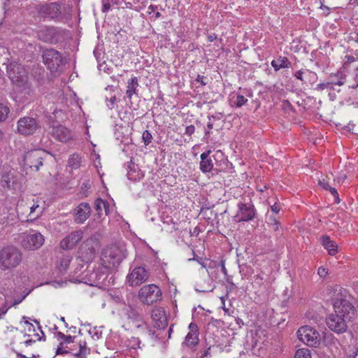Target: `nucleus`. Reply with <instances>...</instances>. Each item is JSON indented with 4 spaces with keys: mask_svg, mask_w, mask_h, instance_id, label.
I'll use <instances>...</instances> for the list:
<instances>
[{
    "mask_svg": "<svg viewBox=\"0 0 358 358\" xmlns=\"http://www.w3.org/2000/svg\"><path fill=\"white\" fill-rule=\"evenodd\" d=\"M83 237V231L77 230L72 231L60 242V248L63 250L73 249Z\"/></svg>",
    "mask_w": 358,
    "mask_h": 358,
    "instance_id": "obj_15",
    "label": "nucleus"
},
{
    "mask_svg": "<svg viewBox=\"0 0 358 358\" xmlns=\"http://www.w3.org/2000/svg\"><path fill=\"white\" fill-rule=\"evenodd\" d=\"M318 185L324 189L329 190L331 186L324 180H319Z\"/></svg>",
    "mask_w": 358,
    "mask_h": 358,
    "instance_id": "obj_42",
    "label": "nucleus"
},
{
    "mask_svg": "<svg viewBox=\"0 0 358 358\" xmlns=\"http://www.w3.org/2000/svg\"><path fill=\"white\" fill-rule=\"evenodd\" d=\"M97 249L98 243L95 239L90 238L85 240L79 248L78 260L85 264L89 263L95 257Z\"/></svg>",
    "mask_w": 358,
    "mask_h": 358,
    "instance_id": "obj_8",
    "label": "nucleus"
},
{
    "mask_svg": "<svg viewBox=\"0 0 358 358\" xmlns=\"http://www.w3.org/2000/svg\"><path fill=\"white\" fill-rule=\"evenodd\" d=\"M125 257L123 248L116 245L105 248L101 253V261L102 265L106 268H113L117 266Z\"/></svg>",
    "mask_w": 358,
    "mask_h": 358,
    "instance_id": "obj_3",
    "label": "nucleus"
},
{
    "mask_svg": "<svg viewBox=\"0 0 358 358\" xmlns=\"http://www.w3.org/2000/svg\"><path fill=\"white\" fill-rule=\"evenodd\" d=\"M299 339L306 345L317 348L321 342L320 333L310 326H303L297 331Z\"/></svg>",
    "mask_w": 358,
    "mask_h": 358,
    "instance_id": "obj_6",
    "label": "nucleus"
},
{
    "mask_svg": "<svg viewBox=\"0 0 358 358\" xmlns=\"http://www.w3.org/2000/svg\"><path fill=\"white\" fill-rule=\"evenodd\" d=\"M138 86V83L136 77H133L128 80L126 94L129 99H131L132 96L136 93Z\"/></svg>",
    "mask_w": 358,
    "mask_h": 358,
    "instance_id": "obj_25",
    "label": "nucleus"
},
{
    "mask_svg": "<svg viewBox=\"0 0 358 358\" xmlns=\"http://www.w3.org/2000/svg\"><path fill=\"white\" fill-rule=\"evenodd\" d=\"M321 243L330 255H334L337 253V244L331 240L328 236H322L321 237Z\"/></svg>",
    "mask_w": 358,
    "mask_h": 358,
    "instance_id": "obj_22",
    "label": "nucleus"
},
{
    "mask_svg": "<svg viewBox=\"0 0 358 358\" xmlns=\"http://www.w3.org/2000/svg\"><path fill=\"white\" fill-rule=\"evenodd\" d=\"M32 342H33L32 340H28V341H25V344H26V345H29Z\"/></svg>",
    "mask_w": 358,
    "mask_h": 358,
    "instance_id": "obj_60",
    "label": "nucleus"
},
{
    "mask_svg": "<svg viewBox=\"0 0 358 358\" xmlns=\"http://www.w3.org/2000/svg\"><path fill=\"white\" fill-rule=\"evenodd\" d=\"M253 283L255 286L261 287L264 284V278L262 275L258 274L254 277Z\"/></svg>",
    "mask_w": 358,
    "mask_h": 358,
    "instance_id": "obj_36",
    "label": "nucleus"
},
{
    "mask_svg": "<svg viewBox=\"0 0 358 358\" xmlns=\"http://www.w3.org/2000/svg\"><path fill=\"white\" fill-rule=\"evenodd\" d=\"M161 289L155 284L143 286L138 292L139 301L145 305L150 306L162 299Z\"/></svg>",
    "mask_w": 358,
    "mask_h": 358,
    "instance_id": "obj_5",
    "label": "nucleus"
},
{
    "mask_svg": "<svg viewBox=\"0 0 358 358\" xmlns=\"http://www.w3.org/2000/svg\"><path fill=\"white\" fill-rule=\"evenodd\" d=\"M52 134L57 140L63 143H66L73 138L71 131L62 125L53 127Z\"/></svg>",
    "mask_w": 358,
    "mask_h": 358,
    "instance_id": "obj_19",
    "label": "nucleus"
},
{
    "mask_svg": "<svg viewBox=\"0 0 358 358\" xmlns=\"http://www.w3.org/2000/svg\"><path fill=\"white\" fill-rule=\"evenodd\" d=\"M103 210L105 211L106 215L109 213V205L107 202H106V208H103Z\"/></svg>",
    "mask_w": 358,
    "mask_h": 358,
    "instance_id": "obj_50",
    "label": "nucleus"
},
{
    "mask_svg": "<svg viewBox=\"0 0 358 358\" xmlns=\"http://www.w3.org/2000/svg\"><path fill=\"white\" fill-rule=\"evenodd\" d=\"M149 278V272L144 267L138 266L134 268L127 277L129 285L131 287L138 286Z\"/></svg>",
    "mask_w": 358,
    "mask_h": 358,
    "instance_id": "obj_12",
    "label": "nucleus"
},
{
    "mask_svg": "<svg viewBox=\"0 0 358 358\" xmlns=\"http://www.w3.org/2000/svg\"><path fill=\"white\" fill-rule=\"evenodd\" d=\"M216 155L217 156L220 155V157H222L223 155V154L222 152L218 151V152H217Z\"/></svg>",
    "mask_w": 358,
    "mask_h": 358,
    "instance_id": "obj_61",
    "label": "nucleus"
},
{
    "mask_svg": "<svg viewBox=\"0 0 358 358\" xmlns=\"http://www.w3.org/2000/svg\"><path fill=\"white\" fill-rule=\"evenodd\" d=\"M271 210L273 213L277 214L279 213L280 210V206L278 203H275L273 205L271 206Z\"/></svg>",
    "mask_w": 358,
    "mask_h": 358,
    "instance_id": "obj_44",
    "label": "nucleus"
},
{
    "mask_svg": "<svg viewBox=\"0 0 358 358\" xmlns=\"http://www.w3.org/2000/svg\"><path fill=\"white\" fill-rule=\"evenodd\" d=\"M203 76H198L197 78H196V80L197 81H200V79H203Z\"/></svg>",
    "mask_w": 358,
    "mask_h": 358,
    "instance_id": "obj_62",
    "label": "nucleus"
},
{
    "mask_svg": "<svg viewBox=\"0 0 358 358\" xmlns=\"http://www.w3.org/2000/svg\"><path fill=\"white\" fill-rule=\"evenodd\" d=\"M91 214V207L88 203H81L75 209V221L78 224L83 223Z\"/></svg>",
    "mask_w": 358,
    "mask_h": 358,
    "instance_id": "obj_16",
    "label": "nucleus"
},
{
    "mask_svg": "<svg viewBox=\"0 0 358 358\" xmlns=\"http://www.w3.org/2000/svg\"><path fill=\"white\" fill-rule=\"evenodd\" d=\"M103 208H106V201L101 199H97L95 201L94 208L97 211L99 215L102 214Z\"/></svg>",
    "mask_w": 358,
    "mask_h": 358,
    "instance_id": "obj_34",
    "label": "nucleus"
},
{
    "mask_svg": "<svg viewBox=\"0 0 358 358\" xmlns=\"http://www.w3.org/2000/svg\"><path fill=\"white\" fill-rule=\"evenodd\" d=\"M201 83L203 85H205L206 83L205 82L203 81V80H201Z\"/></svg>",
    "mask_w": 358,
    "mask_h": 358,
    "instance_id": "obj_64",
    "label": "nucleus"
},
{
    "mask_svg": "<svg viewBox=\"0 0 358 358\" xmlns=\"http://www.w3.org/2000/svg\"><path fill=\"white\" fill-rule=\"evenodd\" d=\"M161 15H161V13H160L159 12H157V13H155V17H156V18H159V17H161Z\"/></svg>",
    "mask_w": 358,
    "mask_h": 358,
    "instance_id": "obj_59",
    "label": "nucleus"
},
{
    "mask_svg": "<svg viewBox=\"0 0 358 358\" xmlns=\"http://www.w3.org/2000/svg\"><path fill=\"white\" fill-rule=\"evenodd\" d=\"M9 113V108L6 105L0 103V122H3L6 120Z\"/></svg>",
    "mask_w": 358,
    "mask_h": 358,
    "instance_id": "obj_32",
    "label": "nucleus"
},
{
    "mask_svg": "<svg viewBox=\"0 0 358 358\" xmlns=\"http://www.w3.org/2000/svg\"><path fill=\"white\" fill-rule=\"evenodd\" d=\"M4 138V134L1 129H0V141L3 140Z\"/></svg>",
    "mask_w": 358,
    "mask_h": 358,
    "instance_id": "obj_55",
    "label": "nucleus"
},
{
    "mask_svg": "<svg viewBox=\"0 0 358 358\" xmlns=\"http://www.w3.org/2000/svg\"><path fill=\"white\" fill-rule=\"evenodd\" d=\"M7 73L12 83L17 86L24 87L27 83V73L22 65L16 62L9 64L7 66Z\"/></svg>",
    "mask_w": 358,
    "mask_h": 358,
    "instance_id": "obj_7",
    "label": "nucleus"
},
{
    "mask_svg": "<svg viewBox=\"0 0 358 358\" xmlns=\"http://www.w3.org/2000/svg\"><path fill=\"white\" fill-rule=\"evenodd\" d=\"M151 318L155 323V326L159 329L164 328L167 324L165 310L162 307H155L152 310Z\"/></svg>",
    "mask_w": 358,
    "mask_h": 358,
    "instance_id": "obj_17",
    "label": "nucleus"
},
{
    "mask_svg": "<svg viewBox=\"0 0 358 358\" xmlns=\"http://www.w3.org/2000/svg\"><path fill=\"white\" fill-rule=\"evenodd\" d=\"M44 64L52 72L57 71L63 63V59L59 52L54 49H47L43 52Z\"/></svg>",
    "mask_w": 358,
    "mask_h": 358,
    "instance_id": "obj_10",
    "label": "nucleus"
},
{
    "mask_svg": "<svg viewBox=\"0 0 358 358\" xmlns=\"http://www.w3.org/2000/svg\"><path fill=\"white\" fill-rule=\"evenodd\" d=\"M69 351L67 350H63L62 348H58L57 350V355H60V354H69Z\"/></svg>",
    "mask_w": 358,
    "mask_h": 358,
    "instance_id": "obj_48",
    "label": "nucleus"
},
{
    "mask_svg": "<svg viewBox=\"0 0 358 358\" xmlns=\"http://www.w3.org/2000/svg\"><path fill=\"white\" fill-rule=\"evenodd\" d=\"M328 81L330 85H331L332 90H336V86H341L345 83V75L342 72H338L334 75L331 74L329 77Z\"/></svg>",
    "mask_w": 358,
    "mask_h": 358,
    "instance_id": "obj_23",
    "label": "nucleus"
},
{
    "mask_svg": "<svg viewBox=\"0 0 358 358\" xmlns=\"http://www.w3.org/2000/svg\"><path fill=\"white\" fill-rule=\"evenodd\" d=\"M210 152L209 150L201 154L200 169L203 173L210 172L213 168V161L209 158Z\"/></svg>",
    "mask_w": 358,
    "mask_h": 358,
    "instance_id": "obj_21",
    "label": "nucleus"
},
{
    "mask_svg": "<svg viewBox=\"0 0 358 358\" xmlns=\"http://www.w3.org/2000/svg\"><path fill=\"white\" fill-rule=\"evenodd\" d=\"M48 153L42 149H36L27 152L24 157V164L31 170L37 171L43 165V161Z\"/></svg>",
    "mask_w": 358,
    "mask_h": 358,
    "instance_id": "obj_9",
    "label": "nucleus"
},
{
    "mask_svg": "<svg viewBox=\"0 0 358 358\" xmlns=\"http://www.w3.org/2000/svg\"><path fill=\"white\" fill-rule=\"evenodd\" d=\"M191 260H196L203 267H206V265L203 262H200L199 259H197L196 257H193L192 259H189V261Z\"/></svg>",
    "mask_w": 358,
    "mask_h": 358,
    "instance_id": "obj_53",
    "label": "nucleus"
},
{
    "mask_svg": "<svg viewBox=\"0 0 358 358\" xmlns=\"http://www.w3.org/2000/svg\"><path fill=\"white\" fill-rule=\"evenodd\" d=\"M238 211L235 216L238 222H246L252 220L255 216L254 206L250 203H239Z\"/></svg>",
    "mask_w": 358,
    "mask_h": 358,
    "instance_id": "obj_14",
    "label": "nucleus"
},
{
    "mask_svg": "<svg viewBox=\"0 0 358 358\" xmlns=\"http://www.w3.org/2000/svg\"><path fill=\"white\" fill-rule=\"evenodd\" d=\"M29 208H30L29 216L31 217L32 215H34L36 213V215L31 217V220H35L37 217H38L39 216H41V215L42 214L43 210V208L40 207V206L38 203H34Z\"/></svg>",
    "mask_w": 358,
    "mask_h": 358,
    "instance_id": "obj_30",
    "label": "nucleus"
},
{
    "mask_svg": "<svg viewBox=\"0 0 358 358\" xmlns=\"http://www.w3.org/2000/svg\"><path fill=\"white\" fill-rule=\"evenodd\" d=\"M110 8V6L109 3H103V12H106V11H108Z\"/></svg>",
    "mask_w": 358,
    "mask_h": 358,
    "instance_id": "obj_49",
    "label": "nucleus"
},
{
    "mask_svg": "<svg viewBox=\"0 0 358 358\" xmlns=\"http://www.w3.org/2000/svg\"><path fill=\"white\" fill-rule=\"evenodd\" d=\"M294 76L297 79L306 83L307 82L308 78L314 80L317 77V75L315 73L310 71V70L306 69L297 71L294 73Z\"/></svg>",
    "mask_w": 358,
    "mask_h": 358,
    "instance_id": "obj_24",
    "label": "nucleus"
},
{
    "mask_svg": "<svg viewBox=\"0 0 358 358\" xmlns=\"http://www.w3.org/2000/svg\"><path fill=\"white\" fill-rule=\"evenodd\" d=\"M18 241L21 246L27 250H35L40 248L44 243V236L39 232L30 231L18 235Z\"/></svg>",
    "mask_w": 358,
    "mask_h": 358,
    "instance_id": "obj_4",
    "label": "nucleus"
},
{
    "mask_svg": "<svg viewBox=\"0 0 358 358\" xmlns=\"http://www.w3.org/2000/svg\"><path fill=\"white\" fill-rule=\"evenodd\" d=\"M317 273L320 277L324 278L327 275V271L324 267H320L317 270Z\"/></svg>",
    "mask_w": 358,
    "mask_h": 358,
    "instance_id": "obj_45",
    "label": "nucleus"
},
{
    "mask_svg": "<svg viewBox=\"0 0 358 358\" xmlns=\"http://www.w3.org/2000/svg\"><path fill=\"white\" fill-rule=\"evenodd\" d=\"M189 330L182 344L189 348H192L197 345L199 342L198 327L195 323L192 322L189 324Z\"/></svg>",
    "mask_w": 358,
    "mask_h": 358,
    "instance_id": "obj_18",
    "label": "nucleus"
},
{
    "mask_svg": "<svg viewBox=\"0 0 358 358\" xmlns=\"http://www.w3.org/2000/svg\"><path fill=\"white\" fill-rule=\"evenodd\" d=\"M233 99H234V101H233L234 104L238 108L244 106L248 101V99L246 98H245L244 96L240 95V94H238L236 96H234Z\"/></svg>",
    "mask_w": 358,
    "mask_h": 358,
    "instance_id": "obj_33",
    "label": "nucleus"
},
{
    "mask_svg": "<svg viewBox=\"0 0 358 358\" xmlns=\"http://www.w3.org/2000/svg\"><path fill=\"white\" fill-rule=\"evenodd\" d=\"M21 250L14 245H7L0 250V268L3 271L17 267L22 262Z\"/></svg>",
    "mask_w": 358,
    "mask_h": 358,
    "instance_id": "obj_2",
    "label": "nucleus"
},
{
    "mask_svg": "<svg viewBox=\"0 0 358 358\" xmlns=\"http://www.w3.org/2000/svg\"><path fill=\"white\" fill-rule=\"evenodd\" d=\"M17 131L24 136L31 135L38 129L37 120L32 117H24L17 121Z\"/></svg>",
    "mask_w": 358,
    "mask_h": 358,
    "instance_id": "obj_11",
    "label": "nucleus"
},
{
    "mask_svg": "<svg viewBox=\"0 0 358 358\" xmlns=\"http://www.w3.org/2000/svg\"><path fill=\"white\" fill-rule=\"evenodd\" d=\"M215 38H216V36L215 35H209L208 36V40L210 42H213Z\"/></svg>",
    "mask_w": 358,
    "mask_h": 358,
    "instance_id": "obj_51",
    "label": "nucleus"
},
{
    "mask_svg": "<svg viewBox=\"0 0 358 358\" xmlns=\"http://www.w3.org/2000/svg\"><path fill=\"white\" fill-rule=\"evenodd\" d=\"M59 336H61V338L62 339H64V341L67 343H72L73 342V337L70 335L69 336H66L64 335V334L62 333H59Z\"/></svg>",
    "mask_w": 358,
    "mask_h": 358,
    "instance_id": "obj_41",
    "label": "nucleus"
},
{
    "mask_svg": "<svg viewBox=\"0 0 358 358\" xmlns=\"http://www.w3.org/2000/svg\"><path fill=\"white\" fill-rule=\"evenodd\" d=\"M355 80L357 83V86H358V67H357V69L356 71V74H355Z\"/></svg>",
    "mask_w": 358,
    "mask_h": 358,
    "instance_id": "obj_56",
    "label": "nucleus"
},
{
    "mask_svg": "<svg viewBox=\"0 0 358 358\" xmlns=\"http://www.w3.org/2000/svg\"><path fill=\"white\" fill-rule=\"evenodd\" d=\"M294 358H312V357L308 349L301 348L296 351Z\"/></svg>",
    "mask_w": 358,
    "mask_h": 358,
    "instance_id": "obj_31",
    "label": "nucleus"
},
{
    "mask_svg": "<svg viewBox=\"0 0 358 358\" xmlns=\"http://www.w3.org/2000/svg\"><path fill=\"white\" fill-rule=\"evenodd\" d=\"M157 8V6L155 5H150L148 8V14H151L153 13L156 9Z\"/></svg>",
    "mask_w": 358,
    "mask_h": 358,
    "instance_id": "obj_46",
    "label": "nucleus"
},
{
    "mask_svg": "<svg viewBox=\"0 0 358 358\" xmlns=\"http://www.w3.org/2000/svg\"><path fill=\"white\" fill-rule=\"evenodd\" d=\"M195 131V127L192 124L189 125L185 129V134L188 136H191L194 133Z\"/></svg>",
    "mask_w": 358,
    "mask_h": 358,
    "instance_id": "obj_40",
    "label": "nucleus"
},
{
    "mask_svg": "<svg viewBox=\"0 0 358 358\" xmlns=\"http://www.w3.org/2000/svg\"><path fill=\"white\" fill-rule=\"evenodd\" d=\"M288 59L287 57H279L271 62V65L275 71H278L280 69L286 68L288 66Z\"/></svg>",
    "mask_w": 358,
    "mask_h": 358,
    "instance_id": "obj_26",
    "label": "nucleus"
},
{
    "mask_svg": "<svg viewBox=\"0 0 358 358\" xmlns=\"http://www.w3.org/2000/svg\"><path fill=\"white\" fill-rule=\"evenodd\" d=\"M353 60H354L353 57H348V61H350V62H352Z\"/></svg>",
    "mask_w": 358,
    "mask_h": 358,
    "instance_id": "obj_63",
    "label": "nucleus"
},
{
    "mask_svg": "<svg viewBox=\"0 0 358 358\" xmlns=\"http://www.w3.org/2000/svg\"><path fill=\"white\" fill-rule=\"evenodd\" d=\"M236 323H237L239 326H241V324H243V322L242 320H241V319H240V318H236Z\"/></svg>",
    "mask_w": 358,
    "mask_h": 358,
    "instance_id": "obj_54",
    "label": "nucleus"
},
{
    "mask_svg": "<svg viewBox=\"0 0 358 358\" xmlns=\"http://www.w3.org/2000/svg\"><path fill=\"white\" fill-rule=\"evenodd\" d=\"M53 34V30L48 28H44L38 32L39 38L46 42H50L52 40Z\"/></svg>",
    "mask_w": 358,
    "mask_h": 358,
    "instance_id": "obj_27",
    "label": "nucleus"
},
{
    "mask_svg": "<svg viewBox=\"0 0 358 358\" xmlns=\"http://www.w3.org/2000/svg\"><path fill=\"white\" fill-rule=\"evenodd\" d=\"M347 176L344 173H340L336 179H334V181H336L338 183H343L345 180L346 179Z\"/></svg>",
    "mask_w": 358,
    "mask_h": 358,
    "instance_id": "obj_43",
    "label": "nucleus"
},
{
    "mask_svg": "<svg viewBox=\"0 0 358 358\" xmlns=\"http://www.w3.org/2000/svg\"><path fill=\"white\" fill-rule=\"evenodd\" d=\"M325 89L332 90L331 85H330L328 80L325 83L318 84L316 87V90L318 91H322Z\"/></svg>",
    "mask_w": 358,
    "mask_h": 358,
    "instance_id": "obj_37",
    "label": "nucleus"
},
{
    "mask_svg": "<svg viewBox=\"0 0 358 358\" xmlns=\"http://www.w3.org/2000/svg\"><path fill=\"white\" fill-rule=\"evenodd\" d=\"M81 157L78 154L71 155L68 160V164L69 167L73 169H77L80 166Z\"/></svg>",
    "mask_w": 358,
    "mask_h": 358,
    "instance_id": "obj_28",
    "label": "nucleus"
},
{
    "mask_svg": "<svg viewBox=\"0 0 358 358\" xmlns=\"http://www.w3.org/2000/svg\"><path fill=\"white\" fill-rule=\"evenodd\" d=\"M122 316L133 323H138L137 327H140L143 324L141 315L133 307L129 306L123 308L122 312Z\"/></svg>",
    "mask_w": 358,
    "mask_h": 358,
    "instance_id": "obj_20",
    "label": "nucleus"
},
{
    "mask_svg": "<svg viewBox=\"0 0 358 358\" xmlns=\"http://www.w3.org/2000/svg\"><path fill=\"white\" fill-rule=\"evenodd\" d=\"M329 191L331 192V194L335 198L336 203H339L340 199L338 197V193L337 190L336 189V188L331 187H329Z\"/></svg>",
    "mask_w": 358,
    "mask_h": 358,
    "instance_id": "obj_39",
    "label": "nucleus"
},
{
    "mask_svg": "<svg viewBox=\"0 0 358 358\" xmlns=\"http://www.w3.org/2000/svg\"><path fill=\"white\" fill-rule=\"evenodd\" d=\"M220 267H221V271L223 273V274L224 275V276H227V268L224 266V262H222L220 264Z\"/></svg>",
    "mask_w": 358,
    "mask_h": 358,
    "instance_id": "obj_47",
    "label": "nucleus"
},
{
    "mask_svg": "<svg viewBox=\"0 0 358 358\" xmlns=\"http://www.w3.org/2000/svg\"><path fill=\"white\" fill-rule=\"evenodd\" d=\"M38 14L43 17L55 19L60 16L61 4L57 2H52L41 5L38 8Z\"/></svg>",
    "mask_w": 358,
    "mask_h": 358,
    "instance_id": "obj_13",
    "label": "nucleus"
},
{
    "mask_svg": "<svg viewBox=\"0 0 358 358\" xmlns=\"http://www.w3.org/2000/svg\"><path fill=\"white\" fill-rule=\"evenodd\" d=\"M142 138L145 145H148L152 138L151 134L148 130H145L142 134Z\"/></svg>",
    "mask_w": 358,
    "mask_h": 358,
    "instance_id": "obj_35",
    "label": "nucleus"
},
{
    "mask_svg": "<svg viewBox=\"0 0 358 358\" xmlns=\"http://www.w3.org/2000/svg\"><path fill=\"white\" fill-rule=\"evenodd\" d=\"M210 134V129H208L205 132V136L208 137Z\"/></svg>",
    "mask_w": 358,
    "mask_h": 358,
    "instance_id": "obj_58",
    "label": "nucleus"
},
{
    "mask_svg": "<svg viewBox=\"0 0 358 358\" xmlns=\"http://www.w3.org/2000/svg\"><path fill=\"white\" fill-rule=\"evenodd\" d=\"M208 119H209V121H208V124H207V127L208 128V129H213V123L210 122V117H208Z\"/></svg>",
    "mask_w": 358,
    "mask_h": 358,
    "instance_id": "obj_52",
    "label": "nucleus"
},
{
    "mask_svg": "<svg viewBox=\"0 0 358 358\" xmlns=\"http://www.w3.org/2000/svg\"><path fill=\"white\" fill-rule=\"evenodd\" d=\"M20 358H36L35 355H32L31 357H26L25 355H20Z\"/></svg>",
    "mask_w": 358,
    "mask_h": 358,
    "instance_id": "obj_57",
    "label": "nucleus"
},
{
    "mask_svg": "<svg viewBox=\"0 0 358 358\" xmlns=\"http://www.w3.org/2000/svg\"><path fill=\"white\" fill-rule=\"evenodd\" d=\"M349 297L348 292L344 288L336 287L333 290L331 301L335 313L327 318V324L331 330L338 334L346 330V320L351 318L350 315L355 313Z\"/></svg>",
    "mask_w": 358,
    "mask_h": 358,
    "instance_id": "obj_1",
    "label": "nucleus"
},
{
    "mask_svg": "<svg viewBox=\"0 0 358 358\" xmlns=\"http://www.w3.org/2000/svg\"><path fill=\"white\" fill-rule=\"evenodd\" d=\"M72 260V257L70 255H64L63 256L59 261V268L61 271H66L71 262Z\"/></svg>",
    "mask_w": 358,
    "mask_h": 358,
    "instance_id": "obj_29",
    "label": "nucleus"
},
{
    "mask_svg": "<svg viewBox=\"0 0 358 358\" xmlns=\"http://www.w3.org/2000/svg\"><path fill=\"white\" fill-rule=\"evenodd\" d=\"M117 102V99L115 95L112 96L110 99H106V104L110 109L114 108L115 103Z\"/></svg>",
    "mask_w": 358,
    "mask_h": 358,
    "instance_id": "obj_38",
    "label": "nucleus"
}]
</instances>
